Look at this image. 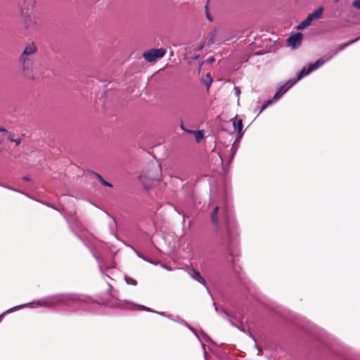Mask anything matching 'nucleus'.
Returning <instances> with one entry per match:
<instances>
[{
    "label": "nucleus",
    "instance_id": "nucleus-1",
    "mask_svg": "<svg viewBox=\"0 0 360 360\" xmlns=\"http://www.w3.org/2000/svg\"><path fill=\"white\" fill-rule=\"evenodd\" d=\"M211 220L218 231L225 229L229 232L234 225L231 211L227 206L214 207L211 213Z\"/></svg>",
    "mask_w": 360,
    "mask_h": 360
},
{
    "label": "nucleus",
    "instance_id": "nucleus-2",
    "mask_svg": "<svg viewBox=\"0 0 360 360\" xmlns=\"http://www.w3.org/2000/svg\"><path fill=\"white\" fill-rule=\"evenodd\" d=\"M70 298L72 299L70 295H54V296H51V297H46V298L39 300H38L37 302H31V303H29V304H22V305H20V306L15 307L14 308H12V309H10L9 310H8L6 311V313L7 312H10V311H13L15 309H19V308H21V307H23L27 306V305H32V307H53V306H56V305H57V304H58L60 303H63L67 300L70 299Z\"/></svg>",
    "mask_w": 360,
    "mask_h": 360
},
{
    "label": "nucleus",
    "instance_id": "nucleus-3",
    "mask_svg": "<svg viewBox=\"0 0 360 360\" xmlns=\"http://www.w3.org/2000/svg\"><path fill=\"white\" fill-rule=\"evenodd\" d=\"M358 39H356L354 40L351 41L350 42L344 44L341 47H340L337 51H335L333 54L326 56L322 58L318 59L314 63H311L309 65L308 68H303L302 70L298 73L297 81H299L303 77L308 75L310 74L312 71L318 69L319 67L323 65L325 63L328 61L330 58H333L335 54H337L339 51L343 50L346 46L348 45L354 43V41H357Z\"/></svg>",
    "mask_w": 360,
    "mask_h": 360
},
{
    "label": "nucleus",
    "instance_id": "nucleus-4",
    "mask_svg": "<svg viewBox=\"0 0 360 360\" xmlns=\"http://www.w3.org/2000/svg\"><path fill=\"white\" fill-rule=\"evenodd\" d=\"M33 58L34 57H31L30 56L23 57L22 54H21L19 58V62L20 63L23 76L31 79H34Z\"/></svg>",
    "mask_w": 360,
    "mask_h": 360
},
{
    "label": "nucleus",
    "instance_id": "nucleus-5",
    "mask_svg": "<svg viewBox=\"0 0 360 360\" xmlns=\"http://www.w3.org/2000/svg\"><path fill=\"white\" fill-rule=\"evenodd\" d=\"M323 11L322 7L318 8L316 11L309 14L307 18L297 25V28L298 30L304 29L309 26L314 20L321 18L322 17Z\"/></svg>",
    "mask_w": 360,
    "mask_h": 360
},
{
    "label": "nucleus",
    "instance_id": "nucleus-6",
    "mask_svg": "<svg viewBox=\"0 0 360 360\" xmlns=\"http://www.w3.org/2000/svg\"><path fill=\"white\" fill-rule=\"evenodd\" d=\"M166 53V50L163 48L151 49L146 51L143 54V57L148 62H154L158 58H162Z\"/></svg>",
    "mask_w": 360,
    "mask_h": 360
},
{
    "label": "nucleus",
    "instance_id": "nucleus-7",
    "mask_svg": "<svg viewBox=\"0 0 360 360\" xmlns=\"http://www.w3.org/2000/svg\"><path fill=\"white\" fill-rule=\"evenodd\" d=\"M303 34L301 32H297L288 38V45L292 49H296L300 46Z\"/></svg>",
    "mask_w": 360,
    "mask_h": 360
},
{
    "label": "nucleus",
    "instance_id": "nucleus-8",
    "mask_svg": "<svg viewBox=\"0 0 360 360\" xmlns=\"http://www.w3.org/2000/svg\"><path fill=\"white\" fill-rule=\"evenodd\" d=\"M37 51V48L36 45L34 43H30L28 44L22 54L23 55V57H25L26 56H30L31 57H34V55Z\"/></svg>",
    "mask_w": 360,
    "mask_h": 360
},
{
    "label": "nucleus",
    "instance_id": "nucleus-9",
    "mask_svg": "<svg viewBox=\"0 0 360 360\" xmlns=\"http://www.w3.org/2000/svg\"><path fill=\"white\" fill-rule=\"evenodd\" d=\"M233 126L234 129L237 131L239 134L243 129V121L238 116H236L233 120Z\"/></svg>",
    "mask_w": 360,
    "mask_h": 360
},
{
    "label": "nucleus",
    "instance_id": "nucleus-10",
    "mask_svg": "<svg viewBox=\"0 0 360 360\" xmlns=\"http://www.w3.org/2000/svg\"><path fill=\"white\" fill-rule=\"evenodd\" d=\"M189 274L194 280L205 285V281L198 271L195 269H192L189 271Z\"/></svg>",
    "mask_w": 360,
    "mask_h": 360
},
{
    "label": "nucleus",
    "instance_id": "nucleus-11",
    "mask_svg": "<svg viewBox=\"0 0 360 360\" xmlns=\"http://www.w3.org/2000/svg\"><path fill=\"white\" fill-rule=\"evenodd\" d=\"M25 23L27 28L35 27L37 25L35 18L32 15H29L27 17Z\"/></svg>",
    "mask_w": 360,
    "mask_h": 360
},
{
    "label": "nucleus",
    "instance_id": "nucleus-12",
    "mask_svg": "<svg viewBox=\"0 0 360 360\" xmlns=\"http://www.w3.org/2000/svg\"><path fill=\"white\" fill-rule=\"evenodd\" d=\"M297 79L295 80L294 82H292L288 86V88L282 93H281L280 91H277V92L275 94L274 96V100L276 101V100H278L287 91L288 89H290L292 85H294L296 82H297Z\"/></svg>",
    "mask_w": 360,
    "mask_h": 360
},
{
    "label": "nucleus",
    "instance_id": "nucleus-13",
    "mask_svg": "<svg viewBox=\"0 0 360 360\" xmlns=\"http://www.w3.org/2000/svg\"><path fill=\"white\" fill-rule=\"evenodd\" d=\"M146 178V179H148L150 181H158L159 177L158 176H153L150 174H148L145 176H143V175H141L140 176V179H142V178Z\"/></svg>",
    "mask_w": 360,
    "mask_h": 360
},
{
    "label": "nucleus",
    "instance_id": "nucleus-14",
    "mask_svg": "<svg viewBox=\"0 0 360 360\" xmlns=\"http://www.w3.org/2000/svg\"><path fill=\"white\" fill-rule=\"evenodd\" d=\"M212 82V79L210 74H207L206 79L205 80V84L209 88Z\"/></svg>",
    "mask_w": 360,
    "mask_h": 360
},
{
    "label": "nucleus",
    "instance_id": "nucleus-15",
    "mask_svg": "<svg viewBox=\"0 0 360 360\" xmlns=\"http://www.w3.org/2000/svg\"><path fill=\"white\" fill-rule=\"evenodd\" d=\"M195 136L197 142H200L203 137V133L200 131H195Z\"/></svg>",
    "mask_w": 360,
    "mask_h": 360
},
{
    "label": "nucleus",
    "instance_id": "nucleus-16",
    "mask_svg": "<svg viewBox=\"0 0 360 360\" xmlns=\"http://www.w3.org/2000/svg\"><path fill=\"white\" fill-rule=\"evenodd\" d=\"M125 281L129 285H136L137 282L135 279L129 277H125Z\"/></svg>",
    "mask_w": 360,
    "mask_h": 360
},
{
    "label": "nucleus",
    "instance_id": "nucleus-17",
    "mask_svg": "<svg viewBox=\"0 0 360 360\" xmlns=\"http://www.w3.org/2000/svg\"><path fill=\"white\" fill-rule=\"evenodd\" d=\"M100 182L102 184V185L105 186H109V187H112V184L110 183H108L106 181H105L100 175H97Z\"/></svg>",
    "mask_w": 360,
    "mask_h": 360
},
{
    "label": "nucleus",
    "instance_id": "nucleus-18",
    "mask_svg": "<svg viewBox=\"0 0 360 360\" xmlns=\"http://www.w3.org/2000/svg\"><path fill=\"white\" fill-rule=\"evenodd\" d=\"M273 101L269 100L264 102V103L262 105L260 109V112H262L264 109H266L269 105L272 103Z\"/></svg>",
    "mask_w": 360,
    "mask_h": 360
},
{
    "label": "nucleus",
    "instance_id": "nucleus-19",
    "mask_svg": "<svg viewBox=\"0 0 360 360\" xmlns=\"http://www.w3.org/2000/svg\"><path fill=\"white\" fill-rule=\"evenodd\" d=\"M293 81H288L286 84L283 85V86H281L279 89L278 90V91H280L281 93L283 92L288 87H286V86L288 85V86Z\"/></svg>",
    "mask_w": 360,
    "mask_h": 360
},
{
    "label": "nucleus",
    "instance_id": "nucleus-20",
    "mask_svg": "<svg viewBox=\"0 0 360 360\" xmlns=\"http://www.w3.org/2000/svg\"><path fill=\"white\" fill-rule=\"evenodd\" d=\"M139 307L140 309H141L146 310V311H148L155 312V311H153V310H151L150 309L147 308V307H144V306H142V305L139 306ZM155 313H157V311H155ZM158 314H160V315H162V316H164V315H165V314H164V312H158Z\"/></svg>",
    "mask_w": 360,
    "mask_h": 360
},
{
    "label": "nucleus",
    "instance_id": "nucleus-21",
    "mask_svg": "<svg viewBox=\"0 0 360 360\" xmlns=\"http://www.w3.org/2000/svg\"><path fill=\"white\" fill-rule=\"evenodd\" d=\"M352 6L358 9H360V0H355L352 3Z\"/></svg>",
    "mask_w": 360,
    "mask_h": 360
},
{
    "label": "nucleus",
    "instance_id": "nucleus-22",
    "mask_svg": "<svg viewBox=\"0 0 360 360\" xmlns=\"http://www.w3.org/2000/svg\"><path fill=\"white\" fill-rule=\"evenodd\" d=\"M234 91L236 96L239 97L240 94V89L238 86L234 87Z\"/></svg>",
    "mask_w": 360,
    "mask_h": 360
},
{
    "label": "nucleus",
    "instance_id": "nucleus-23",
    "mask_svg": "<svg viewBox=\"0 0 360 360\" xmlns=\"http://www.w3.org/2000/svg\"><path fill=\"white\" fill-rule=\"evenodd\" d=\"M202 347L204 349V356H205V358L206 359L207 358V352L206 351V348H205V345L204 343H202Z\"/></svg>",
    "mask_w": 360,
    "mask_h": 360
},
{
    "label": "nucleus",
    "instance_id": "nucleus-24",
    "mask_svg": "<svg viewBox=\"0 0 360 360\" xmlns=\"http://www.w3.org/2000/svg\"><path fill=\"white\" fill-rule=\"evenodd\" d=\"M13 142H15V144L17 146H18L21 143V139H14Z\"/></svg>",
    "mask_w": 360,
    "mask_h": 360
},
{
    "label": "nucleus",
    "instance_id": "nucleus-25",
    "mask_svg": "<svg viewBox=\"0 0 360 360\" xmlns=\"http://www.w3.org/2000/svg\"><path fill=\"white\" fill-rule=\"evenodd\" d=\"M214 58L213 57H211L208 59V60L210 62V63H212L213 61H214Z\"/></svg>",
    "mask_w": 360,
    "mask_h": 360
},
{
    "label": "nucleus",
    "instance_id": "nucleus-26",
    "mask_svg": "<svg viewBox=\"0 0 360 360\" xmlns=\"http://www.w3.org/2000/svg\"><path fill=\"white\" fill-rule=\"evenodd\" d=\"M193 332L195 333L196 337H198V338L200 340V342H202L201 339L200 338L199 335L193 330Z\"/></svg>",
    "mask_w": 360,
    "mask_h": 360
},
{
    "label": "nucleus",
    "instance_id": "nucleus-27",
    "mask_svg": "<svg viewBox=\"0 0 360 360\" xmlns=\"http://www.w3.org/2000/svg\"><path fill=\"white\" fill-rule=\"evenodd\" d=\"M22 179H23V180H25V181H29V180H30V179H29L28 177H25H25H23Z\"/></svg>",
    "mask_w": 360,
    "mask_h": 360
},
{
    "label": "nucleus",
    "instance_id": "nucleus-28",
    "mask_svg": "<svg viewBox=\"0 0 360 360\" xmlns=\"http://www.w3.org/2000/svg\"><path fill=\"white\" fill-rule=\"evenodd\" d=\"M6 131V129H4V128H2V127H0V131Z\"/></svg>",
    "mask_w": 360,
    "mask_h": 360
},
{
    "label": "nucleus",
    "instance_id": "nucleus-29",
    "mask_svg": "<svg viewBox=\"0 0 360 360\" xmlns=\"http://www.w3.org/2000/svg\"><path fill=\"white\" fill-rule=\"evenodd\" d=\"M94 257H95L98 261H99L98 257L97 256H96V255H94Z\"/></svg>",
    "mask_w": 360,
    "mask_h": 360
},
{
    "label": "nucleus",
    "instance_id": "nucleus-30",
    "mask_svg": "<svg viewBox=\"0 0 360 360\" xmlns=\"http://www.w3.org/2000/svg\"><path fill=\"white\" fill-rule=\"evenodd\" d=\"M9 140L12 142H13L14 139L13 138H9Z\"/></svg>",
    "mask_w": 360,
    "mask_h": 360
},
{
    "label": "nucleus",
    "instance_id": "nucleus-31",
    "mask_svg": "<svg viewBox=\"0 0 360 360\" xmlns=\"http://www.w3.org/2000/svg\"><path fill=\"white\" fill-rule=\"evenodd\" d=\"M153 169H154L155 171H158V167H155Z\"/></svg>",
    "mask_w": 360,
    "mask_h": 360
},
{
    "label": "nucleus",
    "instance_id": "nucleus-32",
    "mask_svg": "<svg viewBox=\"0 0 360 360\" xmlns=\"http://www.w3.org/2000/svg\"><path fill=\"white\" fill-rule=\"evenodd\" d=\"M224 314L225 316H228V314L226 312H224Z\"/></svg>",
    "mask_w": 360,
    "mask_h": 360
},
{
    "label": "nucleus",
    "instance_id": "nucleus-33",
    "mask_svg": "<svg viewBox=\"0 0 360 360\" xmlns=\"http://www.w3.org/2000/svg\"><path fill=\"white\" fill-rule=\"evenodd\" d=\"M207 18L208 20H211V18H210V16L207 15Z\"/></svg>",
    "mask_w": 360,
    "mask_h": 360
},
{
    "label": "nucleus",
    "instance_id": "nucleus-34",
    "mask_svg": "<svg viewBox=\"0 0 360 360\" xmlns=\"http://www.w3.org/2000/svg\"><path fill=\"white\" fill-rule=\"evenodd\" d=\"M181 129H184V130H185V129H184V126H183V125H181Z\"/></svg>",
    "mask_w": 360,
    "mask_h": 360
}]
</instances>
